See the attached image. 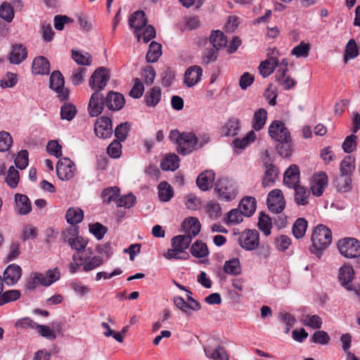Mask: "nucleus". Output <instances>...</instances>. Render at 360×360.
Returning <instances> with one entry per match:
<instances>
[{
	"label": "nucleus",
	"mask_w": 360,
	"mask_h": 360,
	"mask_svg": "<svg viewBox=\"0 0 360 360\" xmlns=\"http://www.w3.org/2000/svg\"><path fill=\"white\" fill-rule=\"evenodd\" d=\"M169 139L177 145V151L181 155H188L198 149V137L193 132L181 133L178 129H173Z\"/></svg>",
	"instance_id": "nucleus-1"
},
{
	"label": "nucleus",
	"mask_w": 360,
	"mask_h": 360,
	"mask_svg": "<svg viewBox=\"0 0 360 360\" xmlns=\"http://www.w3.org/2000/svg\"><path fill=\"white\" fill-rule=\"evenodd\" d=\"M311 253L320 257L323 251L331 243L332 233L330 230L323 224L317 225L311 235Z\"/></svg>",
	"instance_id": "nucleus-2"
},
{
	"label": "nucleus",
	"mask_w": 360,
	"mask_h": 360,
	"mask_svg": "<svg viewBox=\"0 0 360 360\" xmlns=\"http://www.w3.org/2000/svg\"><path fill=\"white\" fill-rule=\"evenodd\" d=\"M340 253L347 258L360 257V242L354 238H345L338 243Z\"/></svg>",
	"instance_id": "nucleus-3"
},
{
	"label": "nucleus",
	"mask_w": 360,
	"mask_h": 360,
	"mask_svg": "<svg viewBox=\"0 0 360 360\" xmlns=\"http://www.w3.org/2000/svg\"><path fill=\"white\" fill-rule=\"evenodd\" d=\"M214 191L220 198L226 201L233 200L237 195L234 184L227 178L219 179L215 184Z\"/></svg>",
	"instance_id": "nucleus-4"
},
{
	"label": "nucleus",
	"mask_w": 360,
	"mask_h": 360,
	"mask_svg": "<svg viewBox=\"0 0 360 360\" xmlns=\"http://www.w3.org/2000/svg\"><path fill=\"white\" fill-rule=\"evenodd\" d=\"M62 239L67 243L72 250L81 252L85 249L87 241L82 236H78L77 229L69 228L62 233Z\"/></svg>",
	"instance_id": "nucleus-5"
},
{
	"label": "nucleus",
	"mask_w": 360,
	"mask_h": 360,
	"mask_svg": "<svg viewBox=\"0 0 360 360\" xmlns=\"http://www.w3.org/2000/svg\"><path fill=\"white\" fill-rule=\"evenodd\" d=\"M110 77L109 70L104 67H99L90 77L89 86L94 91L101 92L107 85Z\"/></svg>",
	"instance_id": "nucleus-6"
},
{
	"label": "nucleus",
	"mask_w": 360,
	"mask_h": 360,
	"mask_svg": "<svg viewBox=\"0 0 360 360\" xmlns=\"http://www.w3.org/2000/svg\"><path fill=\"white\" fill-rule=\"evenodd\" d=\"M259 233L255 229H245L239 237L240 246L248 251H252L258 248Z\"/></svg>",
	"instance_id": "nucleus-7"
},
{
	"label": "nucleus",
	"mask_w": 360,
	"mask_h": 360,
	"mask_svg": "<svg viewBox=\"0 0 360 360\" xmlns=\"http://www.w3.org/2000/svg\"><path fill=\"white\" fill-rule=\"evenodd\" d=\"M65 80L59 71H53L50 77L49 86L55 92L60 101L67 100L69 97V90L64 86Z\"/></svg>",
	"instance_id": "nucleus-8"
},
{
	"label": "nucleus",
	"mask_w": 360,
	"mask_h": 360,
	"mask_svg": "<svg viewBox=\"0 0 360 360\" xmlns=\"http://www.w3.org/2000/svg\"><path fill=\"white\" fill-rule=\"evenodd\" d=\"M354 276V271L352 266L344 265L339 270L338 278L342 285L348 291H354L355 294L359 295L360 286H354L352 281Z\"/></svg>",
	"instance_id": "nucleus-9"
},
{
	"label": "nucleus",
	"mask_w": 360,
	"mask_h": 360,
	"mask_svg": "<svg viewBox=\"0 0 360 360\" xmlns=\"http://www.w3.org/2000/svg\"><path fill=\"white\" fill-rule=\"evenodd\" d=\"M75 165L69 158H64L58 160L56 173L58 178L62 181L71 179L75 175Z\"/></svg>",
	"instance_id": "nucleus-10"
},
{
	"label": "nucleus",
	"mask_w": 360,
	"mask_h": 360,
	"mask_svg": "<svg viewBox=\"0 0 360 360\" xmlns=\"http://www.w3.org/2000/svg\"><path fill=\"white\" fill-rule=\"evenodd\" d=\"M269 134L276 141L290 140V134L285 124L280 120H274L269 127Z\"/></svg>",
	"instance_id": "nucleus-11"
},
{
	"label": "nucleus",
	"mask_w": 360,
	"mask_h": 360,
	"mask_svg": "<svg viewBox=\"0 0 360 360\" xmlns=\"http://www.w3.org/2000/svg\"><path fill=\"white\" fill-rule=\"evenodd\" d=\"M105 106V98L98 91H94L89 99L88 111L91 117H98Z\"/></svg>",
	"instance_id": "nucleus-12"
},
{
	"label": "nucleus",
	"mask_w": 360,
	"mask_h": 360,
	"mask_svg": "<svg viewBox=\"0 0 360 360\" xmlns=\"http://www.w3.org/2000/svg\"><path fill=\"white\" fill-rule=\"evenodd\" d=\"M94 132L100 139H107L112 134V124L111 120L105 116L98 117L94 124Z\"/></svg>",
	"instance_id": "nucleus-13"
},
{
	"label": "nucleus",
	"mask_w": 360,
	"mask_h": 360,
	"mask_svg": "<svg viewBox=\"0 0 360 360\" xmlns=\"http://www.w3.org/2000/svg\"><path fill=\"white\" fill-rule=\"evenodd\" d=\"M266 202L269 210L272 212L281 213L285 208V201L280 189L270 191Z\"/></svg>",
	"instance_id": "nucleus-14"
},
{
	"label": "nucleus",
	"mask_w": 360,
	"mask_h": 360,
	"mask_svg": "<svg viewBox=\"0 0 360 360\" xmlns=\"http://www.w3.org/2000/svg\"><path fill=\"white\" fill-rule=\"evenodd\" d=\"M328 184V176L326 173L320 172L313 175L311 182L310 188L313 195L321 196Z\"/></svg>",
	"instance_id": "nucleus-15"
},
{
	"label": "nucleus",
	"mask_w": 360,
	"mask_h": 360,
	"mask_svg": "<svg viewBox=\"0 0 360 360\" xmlns=\"http://www.w3.org/2000/svg\"><path fill=\"white\" fill-rule=\"evenodd\" d=\"M105 98V106L108 110L112 111H117L121 110L124 104L125 99L124 96L118 92H115L113 91H110Z\"/></svg>",
	"instance_id": "nucleus-16"
},
{
	"label": "nucleus",
	"mask_w": 360,
	"mask_h": 360,
	"mask_svg": "<svg viewBox=\"0 0 360 360\" xmlns=\"http://www.w3.org/2000/svg\"><path fill=\"white\" fill-rule=\"evenodd\" d=\"M27 58V48L22 44L12 46L8 60L11 64L19 65Z\"/></svg>",
	"instance_id": "nucleus-17"
},
{
	"label": "nucleus",
	"mask_w": 360,
	"mask_h": 360,
	"mask_svg": "<svg viewBox=\"0 0 360 360\" xmlns=\"http://www.w3.org/2000/svg\"><path fill=\"white\" fill-rule=\"evenodd\" d=\"M283 182L288 188L299 185L300 183V169L297 165H291L283 174Z\"/></svg>",
	"instance_id": "nucleus-18"
},
{
	"label": "nucleus",
	"mask_w": 360,
	"mask_h": 360,
	"mask_svg": "<svg viewBox=\"0 0 360 360\" xmlns=\"http://www.w3.org/2000/svg\"><path fill=\"white\" fill-rule=\"evenodd\" d=\"M22 275V269L20 266L13 264L7 266L4 271V281L7 285H14L20 279Z\"/></svg>",
	"instance_id": "nucleus-19"
},
{
	"label": "nucleus",
	"mask_w": 360,
	"mask_h": 360,
	"mask_svg": "<svg viewBox=\"0 0 360 360\" xmlns=\"http://www.w3.org/2000/svg\"><path fill=\"white\" fill-rule=\"evenodd\" d=\"M202 69L198 65H193L188 68L184 75V82L191 87L195 85L201 79Z\"/></svg>",
	"instance_id": "nucleus-20"
},
{
	"label": "nucleus",
	"mask_w": 360,
	"mask_h": 360,
	"mask_svg": "<svg viewBox=\"0 0 360 360\" xmlns=\"http://www.w3.org/2000/svg\"><path fill=\"white\" fill-rule=\"evenodd\" d=\"M215 179V174L212 170H206L200 173L196 179V184L202 191H207L212 188Z\"/></svg>",
	"instance_id": "nucleus-21"
},
{
	"label": "nucleus",
	"mask_w": 360,
	"mask_h": 360,
	"mask_svg": "<svg viewBox=\"0 0 360 360\" xmlns=\"http://www.w3.org/2000/svg\"><path fill=\"white\" fill-rule=\"evenodd\" d=\"M266 171L262 179V186L268 187L272 186L278 179V168L273 165L266 162L264 164Z\"/></svg>",
	"instance_id": "nucleus-22"
},
{
	"label": "nucleus",
	"mask_w": 360,
	"mask_h": 360,
	"mask_svg": "<svg viewBox=\"0 0 360 360\" xmlns=\"http://www.w3.org/2000/svg\"><path fill=\"white\" fill-rule=\"evenodd\" d=\"M182 226L186 232V236H190L191 239L195 237L200 231L201 224L196 217L186 218Z\"/></svg>",
	"instance_id": "nucleus-23"
},
{
	"label": "nucleus",
	"mask_w": 360,
	"mask_h": 360,
	"mask_svg": "<svg viewBox=\"0 0 360 360\" xmlns=\"http://www.w3.org/2000/svg\"><path fill=\"white\" fill-rule=\"evenodd\" d=\"M32 72L34 75H48L50 72V63L46 58L38 56L33 60Z\"/></svg>",
	"instance_id": "nucleus-24"
},
{
	"label": "nucleus",
	"mask_w": 360,
	"mask_h": 360,
	"mask_svg": "<svg viewBox=\"0 0 360 360\" xmlns=\"http://www.w3.org/2000/svg\"><path fill=\"white\" fill-rule=\"evenodd\" d=\"M15 202L18 214L25 215L30 212L32 210L31 203L27 195L20 193L15 194Z\"/></svg>",
	"instance_id": "nucleus-25"
},
{
	"label": "nucleus",
	"mask_w": 360,
	"mask_h": 360,
	"mask_svg": "<svg viewBox=\"0 0 360 360\" xmlns=\"http://www.w3.org/2000/svg\"><path fill=\"white\" fill-rule=\"evenodd\" d=\"M148 20L146 14L142 11H137L132 13L129 19V25L135 30V32L141 30L146 27Z\"/></svg>",
	"instance_id": "nucleus-26"
},
{
	"label": "nucleus",
	"mask_w": 360,
	"mask_h": 360,
	"mask_svg": "<svg viewBox=\"0 0 360 360\" xmlns=\"http://www.w3.org/2000/svg\"><path fill=\"white\" fill-rule=\"evenodd\" d=\"M285 70H277L275 75L276 81L285 90L294 87L297 83L295 79L286 75Z\"/></svg>",
	"instance_id": "nucleus-27"
},
{
	"label": "nucleus",
	"mask_w": 360,
	"mask_h": 360,
	"mask_svg": "<svg viewBox=\"0 0 360 360\" xmlns=\"http://www.w3.org/2000/svg\"><path fill=\"white\" fill-rule=\"evenodd\" d=\"M162 55V45L153 41L148 47L146 59L148 63H155Z\"/></svg>",
	"instance_id": "nucleus-28"
},
{
	"label": "nucleus",
	"mask_w": 360,
	"mask_h": 360,
	"mask_svg": "<svg viewBox=\"0 0 360 360\" xmlns=\"http://www.w3.org/2000/svg\"><path fill=\"white\" fill-rule=\"evenodd\" d=\"M278 59L276 58L271 57L260 63L259 66V72L264 77H266L274 72V70L278 66Z\"/></svg>",
	"instance_id": "nucleus-29"
},
{
	"label": "nucleus",
	"mask_w": 360,
	"mask_h": 360,
	"mask_svg": "<svg viewBox=\"0 0 360 360\" xmlns=\"http://www.w3.org/2000/svg\"><path fill=\"white\" fill-rule=\"evenodd\" d=\"M161 98V89L158 86H154L148 91L144 97L147 106L155 107Z\"/></svg>",
	"instance_id": "nucleus-30"
},
{
	"label": "nucleus",
	"mask_w": 360,
	"mask_h": 360,
	"mask_svg": "<svg viewBox=\"0 0 360 360\" xmlns=\"http://www.w3.org/2000/svg\"><path fill=\"white\" fill-rule=\"evenodd\" d=\"M65 217L70 224L75 225L83 220L84 212L79 207H70L67 210Z\"/></svg>",
	"instance_id": "nucleus-31"
},
{
	"label": "nucleus",
	"mask_w": 360,
	"mask_h": 360,
	"mask_svg": "<svg viewBox=\"0 0 360 360\" xmlns=\"http://www.w3.org/2000/svg\"><path fill=\"white\" fill-rule=\"evenodd\" d=\"M239 207L245 217H250L256 210V200L252 197H245L240 201Z\"/></svg>",
	"instance_id": "nucleus-32"
},
{
	"label": "nucleus",
	"mask_w": 360,
	"mask_h": 360,
	"mask_svg": "<svg viewBox=\"0 0 360 360\" xmlns=\"http://www.w3.org/2000/svg\"><path fill=\"white\" fill-rule=\"evenodd\" d=\"M295 190V200L297 204L307 205L309 203V191L300 184L292 188Z\"/></svg>",
	"instance_id": "nucleus-33"
},
{
	"label": "nucleus",
	"mask_w": 360,
	"mask_h": 360,
	"mask_svg": "<svg viewBox=\"0 0 360 360\" xmlns=\"http://www.w3.org/2000/svg\"><path fill=\"white\" fill-rule=\"evenodd\" d=\"M210 41L214 48L217 49V50H220L226 46L227 39L222 32L214 30L212 31L210 37Z\"/></svg>",
	"instance_id": "nucleus-34"
},
{
	"label": "nucleus",
	"mask_w": 360,
	"mask_h": 360,
	"mask_svg": "<svg viewBox=\"0 0 360 360\" xmlns=\"http://www.w3.org/2000/svg\"><path fill=\"white\" fill-rule=\"evenodd\" d=\"M266 119L267 111L264 108H259L254 114L252 128L256 131L262 129L266 124Z\"/></svg>",
	"instance_id": "nucleus-35"
},
{
	"label": "nucleus",
	"mask_w": 360,
	"mask_h": 360,
	"mask_svg": "<svg viewBox=\"0 0 360 360\" xmlns=\"http://www.w3.org/2000/svg\"><path fill=\"white\" fill-rule=\"evenodd\" d=\"M174 195L172 187L167 182L162 181L158 186V196L162 202H167Z\"/></svg>",
	"instance_id": "nucleus-36"
},
{
	"label": "nucleus",
	"mask_w": 360,
	"mask_h": 360,
	"mask_svg": "<svg viewBox=\"0 0 360 360\" xmlns=\"http://www.w3.org/2000/svg\"><path fill=\"white\" fill-rule=\"evenodd\" d=\"M205 355L213 360H229L226 349L222 347H218L216 349L205 348Z\"/></svg>",
	"instance_id": "nucleus-37"
},
{
	"label": "nucleus",
	"mask_w": 360,
	"mask_h": 360,
	"mask_svg": "<svg viewBox=\"0 0 360 360\" xmlns=\"http://www.w3.org/2000/svg\"><path fill=\"white\" fill-rule=\"evenodd\" d=\"M191 240L190 236L179 235L172 239V246L186 252V250L189 247Z\"/></svg>",
	"instance_id": "nucleus-38"
},
{
	"label": "nucleus",
	"mask_w": 360,
	"mask_h": 360,
	"mask_svg": "<svg viewBox=\"0 0 360 360\" xmlns=\"http://www.w3.org/2000/svg\"><path fill=\"white\" fill-rule=\"evenodd\" d=\"M333 184L338 191L347 192L351 188L352 179L349 176L340 174L335 179Z\"/></svg>",
	"instance_id": "nucleus-39"
},
{
	"label": "nucleus",
	"mask_w": 360,
	"mask_h": 360,
	"mask_svg": "<svg viewBox=\"0 0 360 360\" xmlns=\"http://www.w3.org/2000/svg\"><path fill=\"white\" fill-rule=\"evenodd\" d=\"M224 271L228 274L238 276L241 273L240 261L238 258H233L226 261L224 265Z\"/></svg>",
	"instance_id": "nucleus-40"
},
{
	"label": "nucleus",
	"mask_w": 360,
	"mask_h": 360,
	"mask_svg": "<svg viewBox=\"0 0 360 360\" xmlns=\"http://www.w3.org/2000/svg\"><path fill=\"white\" fill-rule=\"evenodd\" d=\"M72 58L75 63L80 65H90L92 61L91 55L87 52L82 53L81 51L72 50Z\"/></svg>",
	"instance_id": "nucleus-41"
},
{
	"label": "nucleus",
	"mask_w": 360,
	"mask_h": 360,
	"mask_svg": "<svg viewBox=\"0 0 360 360\" xmlns=\"http://www.w3.org/2000/svg\"><path fill=\"white\" fill-rule=\"evenodd\" d=\"M179 158L176 154H172L168 156H166L165 159L161 162V168L162 170H172L174 171L176 169L179 165Z\"/></svg>",
	"instance_id": "nucleus-42"
},
{
	"label": "nucleus",
	"mask_w": 360,
	"mask_h": 360,
	"mask_svg": "<svg viewBox=\"0 0 360 360\" xmlns=\"http://www.w3.org/2000/svg\"><path fill=\"white\" fill-rule=\"evenodd\" d=\"M240 128L239 120L235 117H231L223 127V132L225 136H235Z\"/></svg>",
	"instance_id": "nucleus-43"
},
{
	"label": "nucleus",
	"mask_w": 360,
	"mask_h": 360,
	"mask_svg": "<svg viewBox=\"0 0 360 360\" xmlns=\"http://www.w3.org/2000/svg\"><path fill=\"white\" fill-rule=\"evenodd\" d=\"M191 252L193 256L197 258L206 257L209 251L206 244L201 240H196L191 248Z\"/></svg>",
	"instance_id": "nucleus-44"
},
{
	"label": "nucleus",
	"mask_w": 360,
	"mask_h": 360,
	"mask_svg": "<svg viewBox=\"0 0 360 360\" xmlns=\"http://www.w3.org/2000/svg\"><path fill=\"white\" fill-rule=\"evenodd\" d=\"M120 190L117 186L105 188L101 193V198L104 203L108 204L111 201H116Z\"/></svg>",
	"instance_id": "nucleus-45"
},
{
	"label": "nucleus",
	"mask_w": 360,
	"mask_h": 360,
	"mask_svg": "<svg viewBox=\"0 0 360 360\" xmlns=\"http://www.w3.org/2000/svg\"><path fill=\"white\" fill-rule=\"evenodd\" d=\"M259 229L261 230L265 236H269L271 234V230L272 229V222L271 218L263 212L260 213L258 221Z\"/></svg>",
	"instance_id": "nucleus-46"
},
{
	"label": "nucleus",
	"mask_w": 360,
	"mask_h": 360,
	"mask_svg": "<svg viewBox=\"0 0 360 360\" xmlns=\"http://www.w3.org/2000/svg\"><path fill=\"white\" fill-rule=\"evenodd\" d=\"M307 228V221L304 218L297 219L293 226L292 233L296 238H301L305 234Z\"/></svg>",
	"instance_id": "nucleus-47"
},
{
	"label": "nucleus",
	"mask_w": 360,
	"mask_h": 360,
	"mask_svg": "<svg viewBox=\"0 0 360 360\" xmlns=\"http://www.w3.org/2000/svg\"><path fill=\"white\" fill-rule=\"evenodd\" d=\"M277 142L276 150L279 155L285 158L290 157L292 153L291 139Z\"/></svg>",
	"instance_id": "nucleus-48"
},
{
	"label": "nucleus",
	"mask_w": 360,
	"mask_h": 360,
	"mask_svg": "<svg viewBox=\"0 0 360 360\" xmlns=\"http://www.w3.org/2000/svg\"><path fill=\"white\" fill-rule=\"evenodd\" d=\"M301 322L303 323L304 325L311 327L314 329H319L322 326V320L318 315H306L302 316L300 319Z\"/></svg>",
	"instance_id": "nucleus-49"
},
{
	"label": "nucleus",
	"mask_w": 360,
	"mask_h": 360,
	"mask_svg": "<svg viewBox=\"0 0 360 360\" xmlns=\"http://www.w3.org/2000/svg\"><path fill=\"white\" fill-rule=\"evenodd\" d=\"M354 167V159L351 156L345 157L340 163V174L350 176Z\"/></svg>",
	"instance_id": "nucleus-50"
},
{
	"label": "nucleus",
	"mask_w": 360,
	"mask_h": 360,
	"mask_svg": "<svg viewBox=\"0 0 360 360\" xmlns=\"http://www.w3.org/2000/svg\"><path fill=\"white\" fill-rule=\"evenodd\" d=\"M60 272L58 268L48 270L43 274V285L49 286L60 278Z\"/></svg>",
	"instance_id": "nucleus-51"
},
{
	"label": "nucleus",
	"mask_w": 360,
	"mask_h": 360,
	"mask_svg": "<svg viewBox=\"0 0 360 360\" xmlns=\"http://www.w3.org/2000/svg\"><path fill=\"white\" fill-rule=\"evenodd\" d=\"M136 202V198L132 193L124 195L116 200V205L120 207L129 209L133 207Z\"/></svg>",
	"instance_id": "nucleus-52"
},
{
	"label": "nucleus",
	"mask_w": 360,
	"mask_h": 360,
	"mask_svg": "<svg viewBox=\"0 0 360 360\" xmlns=\"http://www.w3.org/2000/svg\"><path fill=\"white\" fill-rule=\"evenodd\" d=\"M77 113L75 106L71 103H65L60 108V117L62 120H72Z\"/></svg>",
	"instance_id": "nucleus-53"
},
{
	"label": "nucleus",
	"mask_w": 360,
	"mask_h": 360,
	"mask_svg": "<svg viewBox=\"0 0 360 360\" xmlns=\"http://www.w3.org/2000/svg\"><path fill=\"white\" fill-rule=\"evenodd\" d=\"M14 17L13 8L11 5L4 1L0 6V18L6 22H11Z\"/></svg>",
	"instance_id": "nucleus-54"
},
{
	"label": "nucleus",
	"mask_w": 360,
	"mask_h": 360,
	"mask_svg": "<svg viewBox=\"0 0 360 360\" xmlns=\"http://www.w3.org/2000/svg\"><path fill=\"white\" fill-rule=\"evenodd\" d=\"M130 131V124L127 122L117 125L115 129V136L119 141H124Z\"/></svg>",
	"instance_id": "nucleus-55"
},
{
	"label": "nucleus",
	"mask_w": 360,
	"mask_h": 360,
	"mask_svg": "<svg viewBox=\"0 0 360 360\" xmlns=\"http://www.w3.org/2000/svg\"><path fill=\"white\" fill-rule=\"evenodd\" d=\"M89 228L90 233L98 240H101L108 231V228L99 222L89 224Z\"/></svg>",
	"instance_id": "nucleus-56"
},
{
	"label": "nucleus",
	"mask_w": 360,
	"mask_h": 360,
	"mask_svg": "<svg viewBox=\"0 0 360 360\" xmlns=\"http://www.w3.org/2000/svg\"><path fill=\"white\" fill-rule=\"evenodd\" d=\"M243 212L238 209H233L227 213L226 223L228 224H237L243 221Z\"/></svg>",
	"instance_id": "nucleus-57"
},
{
	"label": "nucleus",
	"mask_w": 360,
	"mask_h": 360,
	"mask_svg": "<svg viewBox=\"0 0 360 360\" xmlns=\"http://www.w3.org/2000/svg\"><path fill=\"white\" fill-rule=\"evenodd\" d=\"M20 297V292L18 290H11L2 292L0 295V306L12 301H15Z\"/></svg>",
	"instance_id": "nucleus-58"
},
{
	"label": "nucleus",
	"mask_w": 360,
	"mask_h": 360,
	"mask_svg": "<svg viewBox=\"0 0 360 360\" xmlns=\"http://www.w3.org/2000/svg\"><path fill=\"white\" fill-rule=\"evenodd\" d=\"M310 51L309 44L301 41L299 45L296 46L291 51V54L298 58L307 57Z\"/></svg>",
	"instance_id": "nucleus-59"
},
{
	"label": "nucleus",
	"mask_w": 360,
	"mask_h": 360,
	"mask_svg": "<svg viewBox=\"0 0 360 360\" xmlns=\"http://www.w3.org/2000/svg\"><path fill=\"white\" fill-rule=\"evenodd\" d=\"M164 256L167 259H186L189 257L187 252H184L175 247H172V249H168L164 254Z\"/></svg>",
	"instance_id": "nucleus-60"
},
{
	"label": "nucleus",
	"mask_w": 360,
	"mask_h": 360,
	"mask_svg": "<svg viewBox=\"0 0 360 360\" xmlns=\"http://www.w3.org/2000/svg\"><path fill=\"white\" fill-rule=\"evenodd\" d=\"M39 284L43 285V274L35 272L32 274L30 278L27 280L26 288L30 290H32Z\"/></svg>",
	"instance_id": "nucleus-61"
},
{
	"label": "nucleus",
	"mask_w": 360,
	"mask_h": 360,
	"mask_svg": "<svg viewBox=\"0 0 360 360\" xmlns=\"http://www.w3.org/2000/svg\"><path fill=\"white\" fill-rule=\"evenodd\" d=\"M20 179L19 172L16 170L13 166L10 167L7 176L6 177V181L9 186L11 188H15L17 186Z\"/></svg>",
	"instance_id": "nucleus-62"
},
{
	"label": "nucleus",
	"mask_w": 360,
	"mask_h": 360,
	"mask_svg": "<svg viewBox=\"0 0 360 360\" xmlns=\"http://www.w3.org/2000/svg\"><path fill=\"white\" fill-rule=\"evenodd\" d=\"M86 70L85 68H78L73 70L70 78L73 85L78 86L84 82Z\"/></svg>",
	"instance_id": "nucleus-63"
},
{
	"label": "nucleus",
	"mask_w": 360,
	"mask_h": 360,
	"mask_svg": "<svg viewBox=\"0 0 360 360\" xmlns=\"http://www.w3.org/2000/svg\"><path fill=\"white\" fill-rule=\"evenodd\" d=\"M121 141H113L107 148V153L112 158H118L122 154Z\"/></svg>",
	"instance_id": "nucleus-64"
}]
</instances>
